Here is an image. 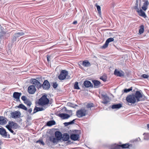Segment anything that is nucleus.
Masks as SVG:
<instances>
[{"instance_id":"1","label":"nucleus","mask_w":149,"mask_h":149,"mask_svg":"<svg viewBox=\"0 0 149 149\" xmlns=\"http://www.w3.org/2000/svg\"><path fill=\"white\" fill-rule=\"evenodd\" d=\"M49 100L47 98V96L44 95L39 100L38 104L40 105L44 106L48 104Z\"/></svg>"},{"instance_id":"2","label":"nucleus","mask_w":149,"mask_h":149,"mask_svg":"<svg viewBox=\"0 0 149 149\" xmlns=\"http://www.w3.org/2000/svg\"><path fill=\"white\" fill-rule=\"evenodd\" d=\"M87 113V110L84 109H82L78 110L76 112V115L79 118H81L86 116Z\"/></svg>"},{"instance_id":"3","label":"nucleus","mask_w":149,"mask_h":149,"mask_svg":"<svg viewBox=\"0 0 149 149\" xmlns=\"http://www.w3.org/2000/svg\"><path fill=\"white\" fill-rule=\"evenodd\" d=\"M126 100L128 103L134 104L136 102V100L134 95H128L126 98Z\"/></svg>"},{"instance_id":"4","label":"nucleus","mask_w":149,"mask_h":149,"mask_svg":"<svg viewBox=\"0 0 149 149\" xmlns=\"http://www.w3.org/2000/svg\"><path fill=\"white\" fill-rule=\"evenodd\" d=\"M68 74V72L66 70H62L58 77V79L60 80L65 79Z\"/></svg>"},{"instance_id":"5","label":"nucleus","mask_w":149,"mask_h":149,"mask_svg":"<svg viewBox=\"0 0 149 149\" xmlns=\"http://www.w3.org/2000/svg\"><path fill=\"white\" fill-rule=\"evenodd\" d=\"M102 99L103 100V101L102 102V103L106 104L110 102V100L107 95H102Z\"/></svg>"},{"instance_id":"6","label":"nucleus","mask_w":149,"mask_h":149,"mask_svg":"<svg viewBox=\"0 0 149 149\" xmlns=\"http://www.w3.org/2000/svg\"><path fill=\"white\" fill-rule=\"evenodd\" d=\"M134 95L138 102L142 100L141 98L143 97V95L139 91H136Z\"/></svg>"},{"instance_id":"7","label":"nucleus","mask_w":149,"mask_h":149,"mask_svg":"<svg viewBox=\"0 0 149 149\" xmlns=\"http://www.w3.org/2000/svg\"><path fill=\"white\" fill-rule=\"evenodd\" d=\"M132 146L131 144H129V143H125L121 145H116L115 146V148L113 149H119L121 147L123 148H125Z\"/></svg>"},{"instance_id":"8","label":"nucleus","mask_w":149,"mask_h":149,"mask_svg":"<svg viewBox=\"0 0 149 149\" xmlns=\"http://www.w3.org/2000/svg\"><path fill=\"white\" fill-rule=\"evenodd\" d=\"M42 86L44 89L48 90L50 88V85L48 81L46 80L44 81Z\"/></svg>"},{"instance_id":"9","label":"nucleus","mask_w":149,"mask_h":149,"mask_svg":"<svg viewBox=\"0 0 149 149\" xmlns=\"http://www.w3.org/2000/svg\"><path fill=\"white\" fill-rule=\"evenodd\" d=\"M0 134L4 137H8L9 138V135L7 134L6 130L3 127L0 128Z\"/></svg>"},{"instance_id":"10","label":"nucleus","mask_w":149,"mask_h":149,"mask_svg":"<svg viewBox=\"0 0 149 149\" xmlns=\"http://www.w3.org/2000/svg\"><path fill=\"white\" fill-rule=\"evenodd\" d=\"M28 91L30 94H33L36 91V88L34 85H30L28 89Z\"/></svg>"},{"instance_id":"11","label":"nucleus","mask_w":149,"mask_h":149,"mask_svg":"<svg viewBox=\"0 0 149 149\" xmlns=\"http://www.w3.org/2000/svg\"><path fill=\"white\" fill-rule=\"evenodd\" d=\"M114 74L118 77H123L124 75V72L121 70L119 71L116 69L114 72Z\"/></svg>"},{"instance_id":"12","label":"nucleus","mask_w":149,"mask_h":149,"mask_svg":"<svg viewBox=\"0 0 149 149\" xmlns=\"http://www.w3.org/2000/svg\"><path fill=\"white\" fill-rule=\"evenodd\" d=\"M12 117L14 118H16L21 115V113L19 111H15L10 113Z\"/></svg>"},{"instance_id":"13","label":"nucleus","mask_w":149,"mask_h":149,"mask_svg":"<svg viewBox=\"0 0 149 149\" xmlns=\"http://www.w3.org/2000/svg\"><path fill=\"white\" fill-rule=\"evenodd\" d=\"M79 137V134H72L71 135L70 138L71 140L75 141L78 140Z\"/></svg>"},{"instance_id":"14","label":"nucleus","mask_w":149,"mask_h":149,"mask_svg":"<svg viewBox=\"0 0 149 149\" xmlns=\"http://www.w3.org/2000/svg\"><path fill=\"white\" fill-rule=\"evenodd\" d=\"M84 85L86 88H88L90 87H93V85L91 82L88 80H86L84 82Z\"/></svg>"},{"instance_id":"15","label":"nucleus","mask_w":149,"mask_h":149,"mask_svg":"<svg viewBox=\"0 0 149 149\" xmlns=\"http://www.w3.org/2000/svg\"><path fill=\"white\" fill-rule=\"evenodd\" d=\"M59 116L63 119H67L69 118L70 116L68 114L60 113L59 114Z\"/></svg>"},{"instance_id":"16","label":"nucleus","mask_w":149,"mask_h":149,"mask_svg":"<svg viewBox=\"0 0 149 149\" xmlns=\"http://www.w3.org/2000/svg\"><path fill=\"white\" fill-rule=\"evenodd\" d=\"M22 93H19L17 92H14L13 94V97L15 99H17V100L19 99V98Z\"/></svg>"},{"instance_id":"17","label":"nucleus","mask_w":149,"mask_h":149,"mask_svg":"<svg viewBox=\"0 0 149 149\" xmlns=\"http://www.w3.org/2000/svg\"><path fill=\"white\" fill-rule=\"evenodd\" d=\"M92 82L94 84V88H97L100 86L101 83L99 81L94 80L92 81Z\"/></svg>"},{"instance_id":"18","label":"nucleus","mask_w":149,"mask_h":149,"mask_svg":"<svg viewBox=\"0 0 149 149\" xmlns=\"http://www.w3.org/2000/svg\"><path fill=\"white\" fill-rule=\"evenodd\" d=\"M7 123L6 118L3 116H0V125H3Z\"/></svg>"},{"instance_id":"19","label":"nucleus","mask_w":149,"mask_h":149,"mask_svg":"<svg viewBox=\"0 0 149 149\" xmlns=\"http://www.w3.org/2000/svg\"><path fill=\"white\" fill-rule=\"evenodd\" d=\"M82 65L84 67H88L91 65L90 63L87 60H84L83 61Z\"/></svg>"},{"instance_id":"20","label":"nucleus","mask_w":149,"mask_h":149,"mask_svg":"<svg viewBox=\"0 0 149 149\" xmlns=\"http://www.w3.org/2000/svg\"><path fill=\"white\" fill-rule=\"evenodd\" d=\"M55 135L58 140L61 139L62 138V134L60 132L56 131L55 132Z\"/></svg>"},{"instance_id":"21","label":"nucleus","mask_w":149,"mask_h":149,"mask_svg":"<svg viewBox=\"0 0 149 149\" xmlns=\"http://www.w3.org/2000/svg\"><path fill=\"white\" fill-rule=\"evenodd\" d=\"M137 12L138 13L139 15L140 16L143 17L144 18L146 17V16L145 13L141 9L140 10H137Z\"/></svg>"},{"instance_id":"22","label":"nucleus","mask_w":149,"mask_h":149,"mask_svg":"<svg viewBox=\"0 0 149 149\" xmlns=\"http://www.w3.org/2000/svg\"><path fill=\"white\" fill-rule=\"evenodd\" d=\"M62 139L64 141H67L70 138L69 135L67 133L64 134L62 137Z\"/></svg>"},{"instance_id":"23","label":"nucleus","mask_w":149,"mask_h":149,"mask_svg":"<svg viewBox=\"0 0 149 149\" xmlns=\"http://www.w3.org/2000/svg\"><path fill=\"white\" fill-rule=\"evenodd\" d=\"M149 3L148 1H146L143 3V6L142 7V8L144 11H146L147 9L148 6V5Z\"/></svg>"},{"instance_id":"24","label":"nucleus","mask_w":149,"mask_h":149,"mask_svg":"<svg viewBox=\"0 0 149 149\" xmlns=\"http://www.w3.org/2000/svg\"><path fill=\"white\" fill-rule=\"evenodd\" d=\"M122 107V105L121 104L113 105L111 108L113 109H118Z\"/></svg>"},{"instance_id":"25","label":"nucleus","mask_w":149,"mask_h":149,"mask_svg":"<svg viewBox=\"0 0 149 149\" xmlns=\"http://www.w3.org/2000/svg\"><path fill=\"white\" fill-rule=\"evenodd\" d=\"M49 140L51 142H52L54 143H55L58 140L55 138L54 137L51 136L49 137Z\"/></svg>"},{"instance_id":"26","label":"nucleus","mask_w":149,"mask_h":149,"mask_svg":"<svg viewBox=\"0 0 149 149\" xmlns=\"http://www.w3.org/2000/svg\"><path fill=\"white\" fill-rule=\"evenodd\" d=\"M144 31V26L143 25H141L140 26V29L139 30V34H141L143 33Z\"/></svg>"},{"instance_id":"27","label":"nucleus","mask_w":149,"mask_h":149,"mask_svg":"<svg viewBox=\"0 0 149 149\" xmlns=\"http://www.w3.org/2000/svg\"><path fill=\"white\" fill-rule=\"evenodd\" d=\"M24 33L21 31H20L19 32L15 33V36L16 37H17V38L20 37V36L24 35Z\"/></svg>"},{"instance_id":"28","label":"nucleus","mask_w":149,"mask_h":149,"mask_svg":"<svg viewBox=\"0 0 149 149\" xmlns=\"http://www.w3.org/2000/svg\"><path fill=\"white\" fill-rule=\"evenodd\" d=\"M56 123L54 120H50L47 123V125L50 126L55 124Z\"/></svg>"},{"instance_id":"29","label":"nucleus","mask_w":149,"mask_h":149,"mask_svg":"<svg viewBox=\"0 0 149 149\" xmlns=\"http://www.w3.org/2000/svg\"><path fill=\"white\" fill-rule=\"evenodd\" d=\"M94 107V104L92 103H88L86 106V107L87 108H90L91 109L92 108H93Z\"/></svg>"},{"instance_id":"30","label":"nucleus","mask_w":149,"mask_h":149,"mask_svg":"<svg viewBox=\"0 0 149 149\" xmlns=\"http://www.w3.org/2000/svg\"><path fill=\"white\" fill-rule=\"evenodd\" d=\"M17 107L18 108H20L26 111H27V108L22 104H20Z\"/></svg>"},{"instance_id":"31","label":"nucleus","mask_w":149,"mask_h":149,"mask_svg":"<svg viewBox=\"0 0 149 149\" xmlns=\"http://www.w3.org/2000/svg\"><path fill=\"white\" fill-rule=\"evenodd\" d=\"M30 82L32 84H34L35 85H37V80L34 79H31Z\"/></svg>"},{"instance_id":"32","label":"nucleus","mask_w":149,"mask_h":149,"mask_svg":"<svg viewBox=\"0 0 149 149\" xmlns=\"http://www.w3.org/2000/svg\"><path fill=\"white\" fill-rule=\"evenodd\" d=\"M9 126L8 125H6V127L11 133H13V134H15L16 133L12 129V127H9Z\"/></svg>"},{"instance_id":"33","label":"nucleus","mask_w":149,"mask_h":149,"mask_svg":"<svg viewBox=\"0 0 149 149\" xmlns=\"http://www.w3.org/2000/svg\"><path fill=\"white\" fill-rule=\"evenodd\" d=\"M24 103L26 104L28 106L30 107L31 104V102L28 99H27L24 102Z\"/></svg>"},{"instance_id":"34","label":"nucleus","mask_w":149,"mask_h":149,"mask_svg":"<svg viewBox=\"0 0 149 149\" xmlns=\"http://www.w3.org/2000/svg\"><path fill=\"white\" fill-rule=\"evenodd\" d=\"M145 135L144 139L146 140H148L149 139V133H144Z\"/></svg>"},{"instance_id":"35","label":"nucleus","mask_w":149,"mask_h":149,"mask_svg":"<svg viewBox=\"0 0 149 149\" xmlns=\"http://www.w3.org/2000/svg\"><path fill=\"white\" fill-rule=\"evenodd\" d=\"M74 88L76 89H79L80 88L78 86V83L77 82H75L74 85Z\"/></svg>"},{"instance_id":"36","label":"nucleus","mask_w":149,"mask_h":149,"mask_svg":"<svg viewBox=\"0 0 149 149\" xmlns=\"http://www.w3.org/2000/svg\"><path fill=\"white\" fill-rule=\"evenodd\" d=\"M114 39L113 38H108L106 40V41L107 42L108 44L109 43L113 41Z\"/></svg>"},{"instance_id":"37","label":"nucleus","mask_w":149,"mask_h":149,"mask_svg":"<svg viewBox=\"0 0 149 149\" xmlns=\"http://www.w3.org/2000/svg\"><path fill=\"white\" fill-rule=\"evenodd\" d=\"M46 107L45 106H42V107H38V111H42L44 110Z\"/></svg>"},{"instance_id":"38","label":"nucleus","mask_w":149,"mask_h":149,"mask_svg":"<svg viewBox=\"0 0 149 149\" xmlns=\"http://www.w3.org/2000/svg\"><path fill=\"white\" fill-rule=\"evenodd\" d=\"M97 10L98 12V13L99 14H101V8L98 5H96Z\"/></svg>"},{"instance_id":"39","label":"nucleus","mask_w":149,"mask_h":149,"mask_svg":"<svg viewBox=\"0 0 149 149\" xmlns=\"http://www.w3.org/2000/svg\"><path fill=\"white\" fill-rule=\"evenodd\" d=\"M132 90V87H131L130 88L127 89H124V92L125 93H127L130 91H131Z\"/></svg>"},{"instance_id":"40","label":"nucleus","mask_w":149,"mask_h":149,"mask_svg":"<svg viewBox=\"0 0 149 149\" xmlns=\"http://www.w3.org/2000/svg\"><path fill=\"white\" fill-rule=\"evenodd\" d=\"M31 120V117H29L27 118L26 120L27 122L28 123V124L29 125H30L31 123L30 122V120Z\"/></svg>"},{"instance_id":"41","label":"nucleus","mask_w":149,"mask_h":149,"mask_svg":"<svg viewBox=\"0 0 149 149\" xmlns=\"http://www.w3.org/2000/svg\"><path fill=\"white\" fill-rule=\"evenodd\" d=\"M108 45V43L106 41L105 43L102 46V48L104 49L106 48L107 47Z\"/></svg>"},{"instance_id":"42","label":"nucleus","mask_w":149,"mask_h":149,"mask_svg":"<svg viewBox=\"0 0 149 149\" xmlns=\"http://www.w3.org/2000/svg\"><path fill=\"white\" fill-rule=\"evenodd\" d=\"M100 79L104 81H105L107 80L106 77L105 76H102L100 77Z\"/></svg>"},{"instance_id":"43","label":"nucleus","mask_w":149,"mask_h":149,"mask_svg":"<svg viewBox=\"0 0 149 149\" xmlns=\"http://www.w3.org/2000/svg\"><path fill=\"white\" fill-rule=\"evenodd\" d=\"M13 128H14L15 129H16L18 127V125L17 123L14 122L13 124Z\"/></svg>"},{"instance_id":"44","label":"nucleus","mask_w":149,"mask_h":149,"mask_svg":"<svg viewBox=\"0 0 149 149\" xmlns=\"http://www.w3.org/2000/svg\"><path fill=\"white\" fill-rule=\"evenodd\" d=\"M58 86V84L56 82L53 84L52 86L54 88H56Z\"/></svg>"},{"instance_id":"45","label":"nucleus","mask_w":149,"mask_h":149,"mask_svg":"<svg viewBox=\"0 0 149 149\" xmlns=\"http://www.w3.org/2000/svg\"><path fill=\"white\" fill-rule=\"evenodd\" d=\"M14 122H9L8 123L9 125H8L9 126V127H13V124Z\"/></svg>"},{"instance_id":"46","label":"nucleus","mask_w":149,"mask_h":149,"mask_svg":"<svg viewBox=\"0 0 149 149\" xmlns=\"http://www.w3.org/2000/svg\"><path fill=\"white\" fill-rule=\"evenodd\" d=\"M138 4L137 3H136L135 4V6H134V8L137 11V10H139L138 8Z\"/></svg>"},{"instance_id":"47","label":"nucleus","mask_w":149,"mask_h":149,"mask_svg":"<svg viewBox=\"0 0 149 149\" xmlns=\"http://www.w3.org/2000/svg\"><path fill=\"white\" fill-rule=\"evenodd\" d=\"M21 99L24 101V102L27 99L26 97L24 96H22L21 97Z\"/></svg>"},{"instance_id":"48","label":"nucleus","mask_w":149,"mask_h":149,"mask_svg":"<svg viewBox=\"0 0 149 149\" xmlns=\"http://www.w3.org/2000/svg\"><path fill=\"white\" fill-rule=\"evenodd\" d=\"M37 112V107L36 106L32 114H33Z\"/></svg>"},{"instance_id":"49","label":"nucleus","mask_w":149,"mask_h":149,"mask_svg":"<svg viewBox=\"0 0 149 149\" xmlns=\"http://www.w3.org/2000/svg\"><path fill=\"white\" fill-rule=\"evenodd\" d=\"M141 77L145 79L148 78V76L146 74H144L142 75Z\"/></svg>"},{"instance_id":"50","label":"nucleus","mask_w":149,"mask_h":149,"mask_svg":"<svg viewBox=\"0 0 149 149\" xmlns=\"http://www.w3.org/2000/svg\"><path fill=\"white\" fill-rule=\"evenodd\" d=\"M38 143H40L42 144L43 145H44V143L43 142L42 140H38Z\"/></svg>"},{"instance_id":"51","label":"nucleus","mask_w":149,"mask_h":149,"mask_svg":"<svg viewBox=\"0 0 149 149\" xmlns=\"http://www.w3.org/2000/svg\"><path fill=\"white\" fill-rule=\"evenodd\" d=\"M17 37H16L14 35V36H13V40L14 41H16V38H17Z\"/></svg>"},{"instance_id":"52","label":"nucleus","mask_w":149,"mask_h":149,"mask_svg":"<svg viewBox=\"0 0 149 149\" xmlns=\"http://www.w3.org/2000/svg\"><path fill=\"white\" fill-rule=\"evenodd\" d=\"M64 124L65 126H68L69 125H70V122L68 123H64Z\"/></svg>"},{"instance_id":"53","label":"nucleus","mask_w":149,"mask_h":149,"mask_svg":"<svg viewBox=\"0 0 149 149\" xmlns=\"http://www.w3.org/2000/svg\"><path fill=\"white\" fill-rule=\"evenodd\" d=\"M75 119H74L73 120L71 121H70V124H73L74 123V122L75 120Z\"/></svg>"},{"instance_id":"54","label":"nucleus","mask_w":149,"mask_h":149,"mask_svg":"<svg viewBox=\"0 0 149 149\" xmlns=\"http://www.w3.org/2000/svg\"><path fill=\"white\" fill-rule=\"evenodd\" d=\"M38 86H39V88H40L42 86L41 84L38 81Z\"/></svg>"},{"instance_id":"55","label":"nucleus","mask_w":149,"mask_h":149,"mask_svg":"<svg viewBox=\"0 0 149 149\" xmlns=\"http://www.w3.org/2000/svg\"><path fill=\"white\" fill-rule=\"evenodd\" d=\"M28 111L29 113H31L32 111V109L31 108L29 109V110H28Z\"/></svg>"},{"instance_id":"56","label":"nucleus","mask_w":149,"mask_h":149,"mask_svg":"<svg viewBox=\"0 0 149 149\" xmlns=\"http://www.w3.org/2000/svg\"><path fill=\"white\" fill-rule=\"evenodd\" d=\"M77 21H74L72 23V24H74V25H75V24H76L77 23Z\"/></svg>"},{"instance_id":"57","label":"nucleus","mask_w":149,"mask_h":149,"mask_svg":"<svg viewBox=\"0 0 149 149\" xmlns=\"http://www.w3.org/2000/svg\"><path fill=\"white\" fill-rule=\"evenodd\" d=\"M49 56L47 57V61H49Z\"/></svg>"},{"instance_id":"58","label":"nucleus","mask_w":149,"mask_h":149,"mask_svg":"<svg viewBox=\"0 0 149 149\" xmlns=\"http://www.w3.org/2000/svg\"><path fill=\"white\" fill-rule=\"evenodd\" d=\"M147 127H148V130H149V124H147Z\"/></svg>"},{"instance_id":"59","label":"nucleus","mask_w":149,"mask_h":149,"mask_svg":"<svg viewBox=\"0 0 149 149\" xmlns=\"http://www.w3.org/2000/svg\"><path fill=\"white\" fill-rule=\"evenodd\" d=\"M36 105H37V101L36 100Z\"/></svg>"},{"instance_id":"60","label":"nucleus","mask_w":149,"mask_h":149,"mask_svg":"<svg viewBox=\"0 0 149 149\" xmlns=\"http://www.w3.org/2000/svg\"><path fill=\"white\" fill-rule=\"evenodd\" d=\"M79 67H80V68H82V67H81V66H80V65Z\"/></svg>"},{"instance_id":"61","label":"nucleus","mask_w":149,"mask_h":149,"mask_svg":"<svg viewBox=\"0 0 149 149\" xmlns=\"http://www.w3.org/2000/svg\"><path fill=\"white\" fill-rule=\"evenodd\" d=\"M1 144V141L0 140V145Z\"/></svg>"},{"instance_id":"62","label":"nucleus","mask_w":149,"mask_h":149,"mask_svg":"<svg viewBox=\"0 0 149 149\" xmlns=\"http://www.w3.org/2000/svg\"><path fill=\"white\" fill-rule=\"evenodd\" d=\"M36 142V143H37V141Z\"/></svg>"},{"instance_id":"63","label":"nucleus","mask_w":149,"mask_h":149,"mask_svg":"<svg viewBox=\"0 0 149 149\" xmlns=\"http://www.w3.org/2000/svg\"><path fill=\"white\" fill-rule=\"evenodd\" d=\"M38 40H40V39H38Z\"/></svg>"}]
</instances>
